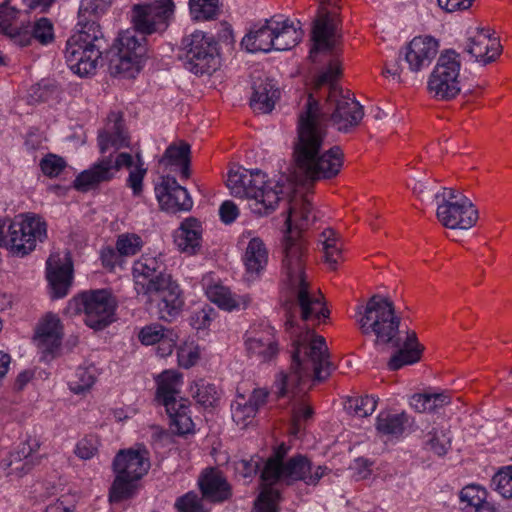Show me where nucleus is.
I'll return each mask as SVG.
<instances>
[{
    "label": "nucleus",
    "instance_id": "f257e3e1",
    "mask_svg": "<svg viewBox=\"0 0 512 512\" xmlns=\"http://www.w3.org/2000/svg\"><path fill=\"white\" fill-rule=\"evenodd\" d=\"M314 220L309 196L296 191L289 199L282 240L283 282L292 299L287 307L289 315L285 325L293 338L291 371L289 374H279L275 381V387L282 395L287 392V386L294 382L299 392L308 391L315 381L328 378L333 370L325 338L313 330L296 327L295 316L291 312L292 308L298 309L301 320L312 326H318L329 318L330 312L323 295L310 286L304 273L305 241L302 232Z\"/></svg>",
    "mask_w": 512,
    "mask_h": 512
},
{
    "label": "nucleus",
    "instance_id": "f03ea898",
    "mask_svg": "<svg viewBox=\"0 0 512 512\" xmlns=\"http://www.w3.org/2000/svg\"><path fill=\"white\" fill-rule=\"evenodd\" d=\"M326 116L312 95L298 116L293 157L298 171L310 182L337 177L344 164L341 148L328 141Z\"/></svg>",
    "mask_w": 512,
    "mask_h": 512
},
{
    "label": "nucleus",
    "instance_id": "7ed1b4c3",
    "mask_svg": "<svg viewBox=\"0 0 512 512\" xmlns=\"http://www.w3.org/2000/svg\"><path fill=\"white\" fill-rule=\"evenodd\" d=\"M97 145L103 156L75 178V189L83 192L93 189L101 183L113 180L122 168H126L129 170L127 186L132 189L134 196L140 195L147 174L142 154L120 152L105 155L111 149L117 151L129 146L121 114L112 112L108 115L104 127L98 132Z\"/></svg>",
    "mask_w": 512,
    "mask_h": 512
},
{
    "label": "nucleus",
    "instance_id": "20e7f679",
    "mask_svg": "<svg viewBox=\"0 0 512 512\" xmlns=\"http://www.w3.org/2000/svg\"><path fill=\"white\" fill-rule=\"evenodd\" d=\"M327 473V467H313L310 461L297 455L284 462L283 455L277 451L271 456L262 471L261 478L263 489L256 501L258 512H279L278 504L280 492L272 487L277 484H291L295 481H303L307 485H316Z\"/></svg>",
    "mask_w": 512,
    "mask_h": 512
},
{
    "label": "nucleus",
    "instance_id": "39448f33",
    "mask_svg": "<svg viewBox=\"0 0 512 512\" xmlns=\"http://www.w3.org/2000/svg\"><path fill=\"white\" fill-rule=\"evenodd\" d=\"M227 187L234 197L247 199L249 209L258 216L273 212L285 195L283 184L268 178L266 173L258 169H231Z\"/></svg>",
    "mask_w": 512,
    "mask_h": 512
},
{
    "label": "nucleus",
    "instance_id": "423d86ee",
    "mask_svg": "<svg viewBox=\"0 0 512 512\" xmlns=\"http://www.w3.org/2000/svg\"><path fill=\"white\" fill-rule=\"evenodd\" d=\"M342 73V61L337 53L331 54L327 67L318 75L316 85H329L327 98L331 120L340 131H348L359 124L363 118L362 106L347 91L335 84Z\"/></svg>",
    "mask_w": 512,
    "mask_h": 512
},
{
    "label": "nucleus",
    "instance_id": "0eeeda50",
    "mask_svg": "<svg viewBox=\"0 0 512 512\" xmlns=\"http://www.w3.org/2000/svg\"><path fill=\"white\" fill-rule=\"evenodd\" d=\"M354 317L361 332L374 335L378 344L399 345L400 318L388 298L380 295L371 297L366 305L357 306Z\"/></svg>",
    "mask_w": 512,
    "mask_h": 512
},
{
    "label": "nucleus",
    "instance_id": "6e6552de",
    "mask_svg": "<svg viewBox=\"0 0 512 512\" xmlns=\"http://www.w3.org/2000/svg\"><path fill=\"white\" fill-rule=\"evenodd\" d=\"M115 479L109 491L111 502L130 498L137 489L138 481L150 469L149 451L142 445L120 450L113 461Z\"/></svg>",
    "mask_w": 512,
    "mask_h": 512
},
{
    "label": "nucleus",
    "instance_id": "1a4fd4ad",
    "mask_svg": "<svg viewBox=\"0 0 512 512\" xmlns=\"http://www.w3.org/2000/svg\"><path fill=\"white\" fill-rule=\"evenodd\" d=\"M47 238V223L35 213L16 215L7 226L4 248L14 257H25L32 253L38 243Z\"/></svg>",
    "mask_w": 512,
    "mask_h": 512
},
{
    "label": "nucleus",
    "instance_id": "9d476101",
    "mask_svg": "<svg viewBox=\"0 0 512 512\" xmlns=\"http://www.w3.org/2000/svg\"><path fill=\"white\" fill-rule=\"evenodd\" d=\"M100 34L99 26L92 21L68 39L65 58L73 73L83 77L96 71L101 52L95 42Z\"/></svg>",
    "mask_w": 512,
    "mask_h": 512
},
{
    "label": "nucleus",
    "instance_id": "9b49d317",
    "mask_svg": "<svg viewBox=\"0 0 512 512\" xmlns=\"http://www.w3.org/2000/svg\"><path fill=\"white\" fill-rule=\"evenodd\" d=\"M116 301L105 289L83 292L73 297L67 305L71 315L84 312V321L92 329L100 330L114 321Z\"/></svg>",
    "mask_w": 512,
    "mask_h": 512
},
{
    "label": "nucleus",
    "instance_id": "f8f14e48",
    "mask_svg": "<svg viewBox=\"0 0 512 512\" xmlns=\"http://www.w3.org/2000/svg\"><path fill=\"white\" fill-rule=\"evenodd\" d=\"M461 62L458 53L446 50L439 56L427 80L428 93L437 100L449 101L461 92Z\"/></svg>",
    "mask_w": 512,
    "mask_h": 512
},
{
    "label": "nucleus",
    "instance_id": "ddd939ff",
    "mask_svg": "<svg viewBox=\"0 0 512 512\" xmlns=\"http://www.w3.org/2000/svg\"><path fill=\"white\" fill-rule=\"evenodd\" d=\"M435 198L437 199L436 215L444 227L468 230L477 223V209L461 193L445 188L441 194H435Z\"/></svg>",
    "mask_w": 512,
    "mask_h": 512
},
{
    "label": "nucleus",
    "instance_id": "4468645a",
    "mask_svg": "<svg viewBox=\"0 0 512 512\" xmlns=\"http://www.w3.org/2000/svg\"><path fill=\"white\" fill-rule=\"evenodd\" d=\"M184 65L196 74H210L220 66V56L214 38L203 31H194L182 41Z\"/></svg>",
    "mask_w": 512,
    "mask_h": 512
},
{
    "label": "nucleus",
    "instance_id": "2eb2a0df",
    "mask_svg": "<svg viewBox=\"0 0 512 512\" xmlns=\"http://www.w3.org/2000/svg\"><path fill=\"white\" fill-rule=\"evenodd\" d=\"M175 8L173 0H151L135 4L131 10L132 32L142 35L162 34L174 20Z\"/></svg>",
    "mask_w": 512,
    "mask_h": 512
},
{
    "label": "nucleus",
    "instance_id": "dca6fc26",
    "mask_svg": "<svg viewBox=\"0 0 512 512\" xmlns=\"http://www.w3.org/2000/svg\"><path fill=\"white\" fill-rule=\"evenodd\" d=\"M337 2L338 0H321L320 2L312 30L313 46L310 50V58L313 61L318 52H332L340 42Z\"/></svg>",
    "mask_w": 512,
    "mask_h": 512
},
{
    "label": "nucleus",
    "instance_id": "f3484780",
    "mask_svg": "<svg viewBox=\"0 0 512 512\" xmlns=\"http://www.w3.org/2000/svg\"><path fill=\"white\" fill-rule=\"evenodd\" d=\"M147 48L144 37L126 30L118 37V54L112 61L116 74L124 78H133L142 69Z\"/></svg>",
    "mask_w": 512,
    "mask_h": 512
},
{
    "label": "nucleus",
    "instance_id": "a211bd4d",
    "mask_svg": "<svg viewBox=\"0 0 512 512\" xmlns=\"http://www.w3.org/2000/svg\"><path fill=\"white\" fill-rule=\"evenodd\" d=\"M245 350L250 359L271 362L279 352L276 331L267 322L254 323L244 335Z\"/></svg>",
    "mask_w": 512,
    "mask_h": 512
},
{
    "label": "nucleus",
    "instance_id": "6ab92c4d",
    "mask_svg": "<svg viewBox=\"0 0 512 512\" xmlns=\"http://www.w3.org/2000/svg\"><path fill=\"white\" fill-rule=\"evenodd\" d=\"M148 301L157 308L159 317L171 320L182 311L184 298L179 284L172 276L160 279L158 285L146 295Z\"/></svg>",
    "mask_w": 512,
    "mask_h": 512
},
{
    "label": "nucleus",
    "instance_id": "aec40b11",
    "mask_svg": "<svg viewBox=\"0 0 512 512\" xmlns=\"http://www.w3.org/2000/svg\"><path fill=\"white\" fill-rule=\"evenodd\" d=\"M46 278L53 299L64 298L68 294L73 280V263L68 252H54L49 256Z\"/></svg>",
    "mask_w": 512,
    "mask_h": 512
},
{
    "label": "nucleus",
    "instance_id": "412c9836",
    "mask_svg": "<svg viewBox=\"0 0 512 512\" xmlns=\"http://www.w3.org/2000/svg\"><path fill=\"white\" fill-rule=\"evenodd\" d=\"M244 245L242 262L250 278L259 277L268 265L269 252L264 241L252 230H245L239 238Z\"/></svg>",
    "mask_w": 512,
    "mask_h": 512
},
{
    "label": "nucleus",
    "instance_id": "4be33fe9",
    "mask_svg": "<svg viewBox=\"0 0 512 512\" xmlns=\"http://www.w3.org/2000/svg\"><path fill=\"white\" fill-rule=\"evenodd\" d=\"M439 50V41L431 35H419L412 38L403 48L401 54L409 70L419 72L427 68Z\"/></svg>",
    "mask_w": 512,
    "mask_h": 512
},
{
    "label": "nucleus",
    "instance_id": "5701e85b",
    "mask_svg": "<svg viewBox=\"0 0 512 512\" xmlns=\"http://www.w3.org/2000/svg\"><path fill=\"white\" fill-rule=\"evenodd\" d=\"M155 194L161 209L167 212H186L193 207L189 192L173 177H164L155 187Z\"/></svg>",
    "mask_w": 512,
    "mask_h": 512
},
{
    "label": "nucleus",
    "instance_id": "b1692460",
    "mask_svg": "<svg viewBox=\"0 0 512 512\" xmlns=\"http://www.w3.org/2000/svg\"><path fill=\"white\" fill-rule=\"evenodd\" d=\"M162 261L156 256L142 255L133 264L132 275L135 284V290L140 295L146 296L150 290L155 288L161 278L168 277L170 274L162 270Z\"/></svg>",
    "mask_w": 512,
    "mask_h": 512
},
{
    "label": "nucleus",
    "instance_id": "393cba45",
    "mask_svg": "<svg viewBox=\"0 0 512 512\" xmlns=\"http://www.w3.org/2000/svg\"><path fill=\"white\" fill-rule=\"evenodd\" d=\"M202 285L206 297L219 309L232 312L245 309L249 306L251 298L247 294L233 293L227 286L214 281L211 275H205Z\"/></svg>",
    "mask_w": 512,
    "mask_h": 512
},
{
    "label": "nucleus",
    "instance_id": "a878e982",
    "mask_svg": "<svg viewBox=\"0 0 512 512\" xmlns=\"http://www.w3.org/2000/svg\"><path fill=\"white\" fill-rule=\"evenodd\" d=\"M466 51L475 61L487 64L500 55V40L489 29L475 28L469 31Z\"/></svg>",
    "mask_w": 512,
    "mask_h": 512
},
{
    "label": "nucleus",
    "instance_id": "bb28decb",
    "mask_svg": "<svg viewBox=\"0 0 512 512\" xmlns=\"http://www.w3.org/2000/svg\"><path fill=\"white\" fill-rule=\"evenodd\" d=\"M63 334L60 318L55 314L48 313L39 321L33 339L43 354L53 355L62 344Z\"/></svg>",
    "mask_w": 512,
    "mask_h": 512
},
{
    "label": "nucleus",
    "instance_id": "cd10ccee",
    "mask_svg": "<svg viewBox=\"0 0 512 512\" xmlns=\"http://www.w3.org/2000/svg\"><path fill=\"white\" fill-rule=\"evenodd\" d=\"M268 392L263 388L254 389L247 398L238 394L231 403V416L233 422L244 429L254 422L259 408L264 405Z\"/></svg>",
    "mask_w": 512,
    "mask_h": 512
},
{
    "label": "nucleus",
    "instance_id": "c85d7f7f",
    "mask_svg": "<svg viewBox=\"0 0 512 512\" xmlns=\"http://www.w3.org/2000/svg\"><path fill=\"white\" fill-rule=\"evenodd\" d=\"M40 447L36 437H28L18 451L11 452L0 462V469L6 476L20 478L32 467V456Z\"/></svg>",
    "mask_w": 512,
    "mask_h": 512
},
{
    "label": "nucleus",
    "instance_id": "c756f323",
    "mask_svg": "<svg viewBox=\"0 0 512 512\" xmlns=\"http://www.w3.org/2000/svg\"><path fill=\"white\" fill-rule=\"evenodd\" d=\"M202 240V223L194 217L185 218L173 233V242L177 249L189 256L200 251Z\"/></svg>",
    "mask_w": 512,
    "mask_h": 512
},
{
    "label": "nucleus",
    "instance_id": "7c9ffc66",
    "mask_svg": "<svg viewBox=\"0 0 512 512\" xmlns=\"http://www.w3.org/2000/svg\"><path fill=\"white\" fill-rule=\"evenodd\" d=\"M138 339L141 344L150 346L159 344L157 353L161 357L171 355L178 335L171 329L165 328L161 324L152 323L142 327L138 333Z\"/></svg>",
    "mask_w": 512,
    "mask_h": 512
},
{
    "label": "nucleus",
    "instance_id": "2f4dec72",
    "mask_svg": "<svg viewBox=\"0 0 512 512\" xmlns=\"http://www.w3.org/2000/svg\"><path fill=\"white\" fill-rule=\"evenodd\" d=\"M156 400L164 407L179 401L183 375L174 369L164 370L155 377Z\"/></svg>",
    "mask_w": 512,
    "mask_h": 512
},
{
    "label": "nucleus",
    "instance_id": "473e14b6",
    "mask_svg": "<svg viewBox=\"0 0 512 512\" xmlns=\"http://www.w3.org/2000/svg\"><path fill=\"white\" fill-rule=\"evenodd\" d=\"M459 502L462 512H498L488 499V491L479 484L464 486L459 493Z\"/></svg>",
    "mask_w": 512,
    "mask_h": 512
},
{
    "label": "nucleus",
    "instance_id": "72a5a7b5",
    "mask_svg": "<svg viewBox=\"0 0 512 512\" xmlns=\"http://www.w3.org/2000/svg\"><path fill=\"white\" fill-rule=\"evenodd\" d=\"M277 26L273 25L272 18L266 20L264 24L254 26L242 41V47L250 52H270L274 50V32Z\"/></svg>",
    "mask_w": 512,
    "mask_h": 512
},
{
    "label": "nucleus",
    "instance_id": "f704fd0d",
    "mask_svg": "<svg viewBox=\"0 0 512 512\" xmlns=\"http://www.w3.org/2000/svg\"><path fill=\"white\" fill-rule=\"evenodd\" d=\"M272 22L277 26V30L273 31L274 50L286 51L299 43L303 35L299 21H293L283 16H274Z\"/></svg>",
    "mask_w": 512,
    "mask_h": 512
},
{
    "label": "nucleus",
    "instance_id": "c9c22d12",
    "mask_svg": "<svg viewBox=\"0 0 512 512\" xmlns=\"http://www.w3.org/2000/svg\"><path fill=\"white\" fill-rule=\"evenodd\" d=\"M424 347L419 343L414 331H407L400 349L390 358L389 369L398 370L406 365L417 363L422 356Z\"/></svg>",
    "mask_w": 512,
    "mask_h": 512
},
{
    "label": "nucleus",
    "instance_id": "e433bc0d",
    "mask_svg": "<svg viewBox=\"0 0 512 512\" xmlns=\"http://www.w3.org/2000/svg\"><path fill=\"white\" fill-rule=\"evenodd\" d=\"M199 486L203 496L214 502L224 501L231 495L229 484L216 469L205 471L199 479Z\"/></svg>",
    "mask_w": 512,
    "mask_h": 512
},
{
    "label": "nucleus",
    "instance_id": "4c0bfd02",
    "mask_svg": "<svg viewBox=\"0 0 512 512\" xmlns=\"http://www.w3.org/2000/svg\"><path fill=\"white\" fill-rule=\"evenodd\" d=\"M169 415L171 427L179 435L194 432V422L191 418L189 401L185 398H179V401L173 404H167L165 407Z\"/></svg>",
    "mask_w": 512,
    "mask_h": 512
},
{
    "label": "nucleus",
    "instance_id": "58836bf2",
    "mask_svg": "<svg viewBox=\"0 0 512 512\" xmlns=\"http://www.w3.org/2000/svg\"><path fill=\"white\" fill-rule=\"evenodd\" d=\"M279 98V90L271 81H263L254 87L250 100L252 109L260 113H269L273 110Z\"/></svg>",
    "mask_w": 512,
    "mask_h": 512
},
{
    "label": "nucleus",
    "instance_id": "ea45409f",
    "mask_svg": "<svg viewBox=\"0 0 512 512\" xmlns=\"http://www.w3.org/2000/svg\"><path fill=\"white\" fill-rule=\"evenodd\" d=\"M319 245L324 254L325 263L332 270L336 269L342 261V241L331 228L325 229L319 236Z\"/></svg>",
    "mask_w": 512,
    "mask_h": 512
},
{
    "label": "nucleus",
    "instance_id": "a19ab883",
    "mask_svg": "<svg viewBox=\"0 0 512 512\" xmlns=\"http://www.w3.org/2000/svg\"><path fill=\"white\" fill-rule=\"evenodd\" d=\"M190 161V145L184 141H177L171 143L165 150L164 155L160 159V163L167 166H179L181 176L188 178Z\"/></svg>",
    "mask_w": 512,
    "mask_h": 512
},
{
    "label": "nucleus",
    "instance_id": "79ce46f5",
    "mask_svg": "<svg viewBox=\"0 0 512 512\" xmlns=\"http://www.w3.org/2000/svg\"><path fill=\"white\" fill-rule=\"evenodd\" d=\"M451 397L447 392H427L414 394L410 398L411 407L420 413L434 412L448 405Z\"/></svg>",
    "mask_w": 512,
    "mask_h": 512
},
{
    "label": "nucleus",
    "instance_id": "37998d69",
    "mask_svg": "<svg viewBox=\"0 0 512 512\" xmlns=\"http://www.w3.org/2000/svg\"><path fill=\"white\" fill-rule=\"evenodd\" d=\"M274 389L275 393L279 397H283V395L279 393V390L275 386ZM306 392L307 391L299 392V389L296 387V384L294 382L287 386V392L284 394V396L291 394L293 398H299L293 404L292 409L293 428L295 433L299 430L300 422L302 420L309 419L313 414V411L309 404L302 398V395H304Z\"/></svg>",
    "mask_w": 512,
    "mask_h": 512
},
{
    "label": "nucleus",
    "instance_id": "c03bdc74",
    "mask_svg": "<svg viewBox=\"0 0 512 512\" xmlns=\"http://www.w3.org/2000/svg\"><path fill=\"white\" fill-rule=\"evenodd\" d=\"M190 394L204 408L215 407L220 399V392L216 386L204 379H198L191 383Z\"/></svg>",
    "mask_w": 512,
    "mask_h": 512
},
{
    "label": "nucleus",
    "instance_id": "a18cd8bd",
    "mask_svg": "<svg viewBox=\"0 0 512 512\" xmlns=\"http://www.w3.org/2000/svg\"><path fill=\"white\" fill-rule=\"evenodd\" d=\"M406 422L407 415L405 413L381 412L377 416L376 429L383 435L399 436L403 433Z\"/></svg>",
    "mask_w": 512,
    "mask_h": 512
},
{
    "label": "nucleus",
    "instance_id": "49530a36",
    "mask_svg": "<svg viewBox=\"0 0 512 512\" xmlns=\"http://www.w3.org/2000/svg\"><path fill=\"white\" fill-rule=\"evenodd\" d=\"M96 381V368L78 367L68 380L69 389L74 394H82L89 391Z\"/></svg>",
    "mask_w": 512,
    "mask_h": 512
},
{
    "label": "nucleus",
    "instance_id": "de8ad7c7",
    "mask_svg": "<svg viewBox=\"0 0 512 512\" xmlns=\"http://www.w3.org/2000/svg\"><path fill=\"white\" fill-rule=\"evenodd\" d=\"M427 445L435 454L441 456L447 453L451 446L449 429L435 428L428 434Z\"/></svg>",
    "mask_w": 512,
    "mask_h": 512
},
{
    "label": "nucleus",
    "instance_id": "09e8293b",
    "mask_svg": "<svg viewBox=\"0 0 512 512\" xmlns=\"http://www.w3.org/2000/svg\"><path fill=\"white\" fill-rule=\"evenodd\" d=\"M142 238L135 233H123L117 237L116 249L123 257L137 254L143 247Z\"/></svg>",
    "mask_w": 512,
    "mask_h": 512
},
{
    "label": "nucleus",
    "instance_id": "8fccbe9b",
    "mask_svg": "<svg viewBox=\"0 0 512 512\" xmlns=\"http://www.w3.org/2000/svg\"><path fill=\"white\" fill-rule=\"evenodd\" d=\"M200 359V347L194 341H185L177 349L178 365L189 369L197 364Z\"/></svg>",
    "mask_w": 512,
    "mask_h": 512
},
{
    "label": "nucleus",
    "instance_id": "3c124183",
    "mask_svg": "<svg viewBox=\"0 0 512 512\" xmlns=\"http://www.w3.org/2000/svg\"><path fill=\"white\" fill-rule=\"evenodd\" d=\"M190 13L195 20H209L216 16L218 0H189Z\"/></svg>",
    "mask_w": 512,
    "mask_h": 512
},
{
    "label": "nucleus",
    "instance_id": "603ef678",
    "mask_svg": "<svg viewBox=\"0 0 512 512\" xmlns=\"http://www.w3.org/2000/svg\"><path fill=\"white\" fill-rule=\"evenodd\" d=\"M377 403L376 396L366 395L349 399L347 408L358 417H367L375 411Z\"/></svg>",
    "mask_w": 512,
    "mask_h": 512
},
{
    "label": "nucleus",
    "instance_id": "864d4df0",
    "mask_svg": "<svg viewBox=\"0 0 512 512\" xmlns=\"http://www.w3.org/2000/svg\"><path fill=\"white\" fill-rule=\"evenodd\" d=\"M492 482L503 498H512V465L501 467L493 476Z\"/></svg>",
    "mask_w": 512,
    "mask_h": 512
},
{
    "label": "nucleus",
    "instance_id": "5fc2aeb1",
    "mask_svg": "<svg viewBox=\"0 0 512 512\" xmlns=\"http://www.w3.org/2000/svg\"><path fill=\"white\" fill-rule=\"evenodd\" d=\"M216 316L217 312L213 307L204 305L201 309L195 310L191 314L190 325L198 331L208 329Z\"/></svg>",
    "mask_w": 512,
    "mask_h": 512
},
{
    "label": "nucleus",
    "instance_id": "6e6d98bb",
    "mask_svg": "<svg viewBox=\"0 0 512 512\" xmlns=\"http://www.w3.org/2000/svg\"><path fill=\"white\" fill-rule=\"evenodd\" d=\"M112 0H81L79 12L82 16L97 18L108 11Z\"/></svg>",
    "mask_w": 512,
    "mask_h": 512
},
{
    "label": "nucleus",
    "instance_id": "4d7b16f0",
    "mask_svg": "<svg viewBox=\"0 0 512 512\" xmlns=\"http://www.w3.org/2000/svg\"><path fill=\"white\" fill-rule=\"evenodd\" d=\"M33 39L41 44H48L54 39V29L51 21L47 18H40L32 26Z\"/></svg>",
    "mask_w": 512,
    "mask_h": 512
},
{
    "label": "nucleus",
    "instance_id": "13d9d810",
    "mask_svg": "<svg viewBox=\"0 0 512 512\" xmlns=\"http://www.w3.org/2000/svg\"><path fill=\"white\" fill-rule=\"evenodd\" d=\"M65 165L63 158L54 154L47 155L40 162L42 172L48 177L58 176L65 168Z\"/></svg>",
    "mask_w": 512,
    "mask_h": 512
},
{
    "label": "nucleus",
    "instance_id": "bf43d9fd",
    "mask_svg": "<svg viewBox=\"0 0 512 512\" xmlns=\"http://www.w3.org/2000/svg\"><path fill=\"white\" fill-rule=\"evenodd\" d=\"M175 505L180 512H207L201 505L198 495L193 492L180 497Z\"/></svg>",
    "mask_w": 512,
    "mask_h": 512
},
{
    "label": "nucleus",
    "instance_id": "052dcab7",
    "mask_svg": "<svg viewBox=\"0 0 512 512\" xmlns=\"http://www.w3.org/2000/svg\"><path fill=\"white\" fill-rule=\"evenodd\" d=\"M18 10L8 3L0 5V32L8 34L14 28L13 23L18 15Z\"/></svg>",
    "mask_w": 512,
    "mask_h": 512
},
{
    "label": "nucleus",
    "instance_id": "680f3d73",
    "mask_svg": "<svg viewBox=\"0 0 512 512\" xmlns=\"http://www.w3.org/2000/svg\"><path fill=\"white\" fill-rule=\"evenodd\" d=\"M98 450V441L95 437H85L78 441L75 454L84 460L91 459Z\"/></svg>",
    "mask_w": 512,
    "mask_h": 512
},
{
    "label": "nucleus",
    "instance_id": "e2e57ef3",
    "mask_svg": "<svg viewBox=\"0 0 512 512\" xmlns=\"http://www.w3.org/2000/svg\"><path fill=\"white\" fill-rule=\"evenodd\" d=\"M220 219L225 224L233 223L239 216V209L237 205L231 201H224L219 208Z\"/></svg>",
    "mask_w": 512,
    "mask_h": 512
},
{
    "label": "nucleus",
    "instance_id": "0e129e2a",
    "mask_svg": "<svg viewBox=\"0 0 512 512\" xmlns=\"http://www.w3.org/2000/svg\"><path fill=\"white\" fill-rule=\"evenodd\" d=\"M123 256L117 251V249H113L111 247H106L101 251V261L102 264L110 269H114L116 266L121 265Z\"/></svg>",
    "mask_w": 512,
    "mask_h": 512
},
{
    "label": "nucleus",
    "instance_id": "69168bd1",
    "mask_svg": "<svg viewBox=\"0 0 512 512\" xmlns=\"http://www.w3.org/2000/svg\"><path fill=\"white\" fill-rule=\"evenodd\" d=\"M75 504L69 497H61L50 503L44 512H74Z\"/></svg>",
    "mask_w": 512,
    "mask_h": 512
},
{
    "label": "nucleus",
    "instance_id": "338daca9",
    "mask_svg": "<svg viewBox=\"0 0 512 512\" xmlns=\"http://www.w3.org/2000/svg\"><path fill=\"white\" fill-rule=\"evenodd\" d=\"M13 41L19 46H28L33 39L32 31L28 29V27L17 29L14 27L11 33H8Z\"/></svg>",
    "mask_w": 512,
    "mask_h": 512
},
{
    "label": "nucleus",
    "instance_id": "774afa93",
    "mask_svg": "<svg viewBox=\"0 0 512 512\" xmlns=\"http://www.w3.org/2000/svg\"><path fill=\"white\" fill-rule=\"evenodd\" d=\"M372 463L365 458H358L354 461L353 470L354 475L358 480L367 479L371 475Z\"/></svg>",
    "mask_w": 512,
    "mask_h": 512
}]
</instances>
